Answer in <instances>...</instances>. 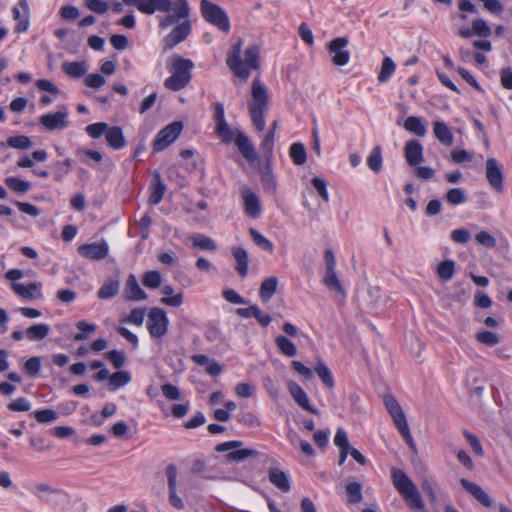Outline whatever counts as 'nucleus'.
Segmentation results:
<instances>
[{
	"label": "nucleus",
	"instance_id": "1",
	"mask_svg": "<svg viewBox=\"0 0 512 512\" xmlns=\"http://www.w3.org/2000/svg\"><path fill=\"white\" fill-rule=\"evenodd\" d=\"M189 14L190 7L187 0H174L173 12L168 13L160 20V29H167L175 25L172 31L164 38L166 49H172L183 42L190 34L191 22Z\"/></svg>",
	"mask_w": 512,
	"mask_h": 512
},
{
	"label": "nucleus",
	"instance_id": "2",
	"mask_svg": "<svg viewBox=\"0 0 512 512\" xmlns=\"http://www.w3.org/2000/svg\"><path fill=\"white\" fill-rule=\"evenodd\" d=\"M241 52L242 41L239 39L228 52L226 64L235 76L247 80L251 71L259 68L260 47L258 45L249 46L244 52L243 59H241Z\"/></svg>",
	"mask_w": 512,
	"mask_h": 512
},
{
	"label": "nucleus",
	"instance_id": "3",
	"mask_svg": "<svg viewBox=\"0 0 512 512\" xmlns=\"http://www.w3.org/2000/svg\"><path fill=\"white\" fill-rule=\"evenodd\" d=\"M194 66L192 60L172 54L167 60V69L171 75L165 79L164 86L174 92L184 89L192 79Z\"/></svg>",
	"mask_w": 512,
	"mask_h": 512
},
{
	"label": "nucleus",
	"instance_id": "4",
	"mask_svg": "<svg viewBox=\"0 0 512 512\" xmlns=\"http://www.w3.org/2000/svg\"><path fill=\"white\" fill-rule=\"evenodd\" d=\"M391 479L393 486L403 497L410 509L416 512H426L424 502L416 485L403 470L392 468Z\"/></svg>",
	"mask_w": 512,
	"mask_h": 512
},
{
	"label": "nucleus",
	"instance_id": "5",
	"mask_svg": "<svg viewBox=\"0 0 512 512\" xmlns=\"http://www.w3.org/2000/svg\"><path fill=\"white\" fill-rule=\"evenodd\" d=\"M252 100L248 109L253 125L258 131L265 128L264 112L268 109L269 94L264 84L255 78L251 86Z\"/></svg>",
	"mask_w": 512,
	"mask_h": 512
},
{
	"label": "nucleus",
	"instance_id": "6",
	"mask_svg": "<svg viewBox=\"0 0 512 512\" xmlns=\"http://www.w3.org/2000/svg\"><path fill=\"white\" fill-rule=\"evenodd\" d=\"M383 400L384 405L391 418L393 419L396 428L399 430L409 448L413 451H416V444L411 435L409 425L401 405L395 399V397L390 394L385 395Z\"/></svg>",
	"mask_w": 512,
	"mask_h": 512
},
{
	"label": "nucleus",
	"instance_id": "7",
	"mask_svg": "<svg viewBox=\"0 0 512 512\" xmlns=\"http://www.w3.org/2000/svg\"><path fill=\"white\" fill-rule=\"evenodd\" d=\"M200 11L206 22L217 27L224 33L230 31V20L222 7L209 0H202L200 3Z\"/></svg>",
	"mask_w": 512,
	"mask_h": 512
},
{
	"label": "nucleus",
	"instance_id": "8",
	"mask_svg": "<svg viewBox=\"0 0 512 512\" xmlns=\"http://www.w3.org/2000/svg\"><path fill=\"white\" fill-rule=\"evenodd\" d=\"M243 442L241 441H227L220 443L216 446L217 452L229 451L225 459L227 462H242L251 457H257L259 452L251 448H242Z\"/></svg>",
	"mask_w": 512,
	"mask_h": 512
},
{
	"label": "nucleus",
	"instance_id": "9",
	"mask_svg": "<svg viewBox=\"0 0 512 512\" xmlns=\"http://www.w3.org/2000/svg\"><path fill=\"white\" fill-rule=\"evenodd\" d=\"M169 320L162 308H151L147 315V329L153 338H161L168 331Z\"/></svg>",
	"mask_w": 512,
	"mask_h": 512
},
{
	"label": "nucleus",
	"instance_id": "10",
	"mask_svg": "<svg viewBox=\"0 0 512 512\" xmlns=\"http://www.w3.org/2000/svg\"><path fill=\"white\" fill-rule=\"evenodd\" d=\"M182 129V122L175 121L160 130L153 141L154 151L160 152L169 147L179 137Z\"/></svg>",
	"mask_w": 512,
	"mask_h": 512
},
{
	"label": "nucleus",
	"instance_id": "11",
	"mask_svg": "<svg viewBox=\"0 0 512 512\" xmlns=\"http://www.w3.org/2000/svg\"><path fill=\"white\" fill-rule=\"evenodd\" d=\"M39 123L47 130H62L68 125V111L65 106L54 113L39 117Z\"/></svg>",
	"mask_w": 512,
	"mask_h": 512
},
{
	"label": "nucleus",
	"instance_id": "12",
	"mask_svg": "<svg viewBox=\"0 0 512 512\" xmlns=\"http://www.w3.org/2000/svg\"><path fill=\"white\" fill-rule=\"evenodd\" d=\"M349 43L348 38L338 37L333 39L328 46L330 54H332V63L336 66H344L349 62L350 54L345 48Z\"/></svg>",
	"mask_w": 512,
	"mask_h": 512
},
{
	"label": "nucleus",
	"instance_id": "13",
	"mask_svg": "<svg viewBox=\"0 0 512 512\" xmlns=\"http://www.w3.org/2000/svg\"><path fill=\"white\" fill-rule=\"evenodd\" d=\"M78 253L89 260H101L108 255L109 246L106 241L83 244L78 247Z\"/></svg>",
	"mask_w": 512,
	"mask_h": 512
},
{
	"label": "nucleus",
	"instance_id": "14",
	"mask_svg": "<svg viewBox=\"0 0 512 512\" xmlns=\"http://www.w3.org/2000/svg\"><path fill=\"white\" fill-rule=\"evenodd\" d=\"M13 19L16 21L15 32L23 33L29 28L30 8L28 0H19L12 9Z\"/></svg>",
	"mask_w": 512,
	"mask_h": 512
},
{
	"label": "nucleus",
	"instance_id": "15",
	"mask_svg": "<svg viewBox=\"0 0 512 512\" xmlns=\"http://www.w3.org/2000/svg\"><path fill=\"white\" fill-rule=\"evenodd\" d=\"M241 196L244 203L245 213L250 218H258L261 214V203L258 195L248 187H242Z\"/></svg>",
	"mask_w": 512,
	"mask_h": 512
},
{
	"label": "nucleus",
	"instance_id": "16",
	"mask_svg": "<svg viewBox=\"0 0 512 512\" xmlns=\"http://www.w3.org/2000/svg\"><path fill=\"white\" fill-rule=\"evenodd\" d=\"M486 178L489 184L498 192L503 189V173L497 160L488 158L486 161Z\"/></svg>",
	"mask_w": 512,
	"mask_h": 512
},
{
	"label": "nucleus",
	"instance_id": "17",
	"mask_svg": "<svg viewBox=\"0 0 512 512\" xmlns=\"http://www.w3.org/2000/svg\"><path fill=\"white\" fill-rule=\"evenodd\" d=\"M288 390L294 401L304 410L319 415V410L311 406L309 398L302 387L294 381L288 383Z\"/></svg>",
	"mask_w": 512,
	"mask_h": 512
},
{
	"label": "nucleus",
	"instance_id": "18",
	"mask_svg": "<svg viewBox=\"0 0 512 512\" xmlns=\"http://www.w3.org/2000/svg\"><path fill=\"white\" fill-rule=\"evenodd\" d=\"M404 155L410 166L417 167L424 160L422 144L416 139L407 141L404 147Z\"/></svg>",
	"mask_w": 512,
	"mask_h": 512
},
{
	"label": "nucleus",
	"instance_id": "19",
	"mask_svg": "<svg viewBox=\"0 0 512 512\" xmlns=\"http://www.w3.org/2000/svg\"><path fill=\"white\" fill-rule=\"evenodd\" d=\"M42 284L40 282H32L28 285L22 283H12L13 291L23 299L35 300L42 297Z\"/></svg>",
	"mask_w": 512,
	"mask_h": 512
},
{
	"label": "nucleus",
	"instance_id": "20",
	"mask_svg": "<svg viewBox=\"0 0 512 512\" xmlns=\"http://www.w3.org/2000/svg\"><path fill=\"white\" fill-rule=\"evenodd\" d=\"M174 1L172 0H143L140 2V12L144 14H154L155 12L168 13L173 12Z\"/></svg>",
	"mask_w": 512,
	"mask_h": 512
},
{
	"label": "nucleus",
	"instance_id": "21",
	"mask_svg": "<svg viewBox=\"0 0 512 512\" xmlns=\"http://www.w3.org/2000/svg\"><path fill=\"white\" fill-rule=\"evenodd\" d=\"M460 484L471 496L485 507L492 506V500L489 495L478 484L471 482L465 478L460 479Z\"/></svg>",
	"mask_w": 512,
	"mask_h": 512
},
{
	"label": "nucleus",
	"instance_id": "22",
	"mask_svg": "<svg viewBox=\"0 0 512 512\" xmlns=\"http://www.w3.org/2000/svg\"><path fill=\"white\" fill-rule=\"evenodd\" d=\"M235 144L241 153V155L248 161L254 162L258 156L254 146L250 142L249 138L241 131H237L235 137Z\"/></svg>",
	"mask_w": 512,
	"mask_h": 512
},
{
	"label": "nucleus",
	"instance_id": "23",
	"mask_svg": "<svg viewBox=\"0 0 512 512\" xmlns=\"http://www.w3.org/2000/svg\"><path fill=\"white\" fill-rule=\"evenodd\" d=\"M125 298L133 301L146 300L147 293L140 287L134 274H130L124 288Z\"/></svg>",
	"mask_w": 512,
	"mask_h": 512
},
{
	"label": "nucleus",
	"instance_id": "24",
	"mask_svg": "<svg viewBox=\"0 0 512 512\" xmlns=\"http://www.w3.org/2000/svg\"><path fill=\"white\" fill-rule=\"evenodd\" d=\"M433 134L436 139L444 146H452L454 142V136L448 125L442 121H434L433 123Z\"/></svg>",
	"mask_w": 512,
	"mask_h": 512
},
{
	"label": "nucleus",
	"instance_id": "25",
	"mask_svg": "<svg viewBox=\"0 0 512 512\" xmlns=\"http://www.w3.org/2000/svg\"><path fill=\"white\" fill-rule=\"evenodd\" d=\"M60 490L46 482H37L32 487V494L41 502H48L50 496L60 494Z\"/></svg>",
	"mask_w": 512,
	"mask_h": 512
},
{
	"label": "nucleus",
	"instance_id": "26",
	"mask_svg": "<svg viewBox=\"0 0 512 512\" xmlns=\"http://www.w3.org/2000/svg\"><path fill=\"white\" fill-rule=\"evenodd\" d=\"M270 482L282 492H289L291 489L287 474L279 468H271L268 473Z\"/></svg>",
	"mask_w": 512,
	"mask_h": 512
},
{
	"label": "nucleus",
	"instance_id": "27",
	"mask_svg": "<svg viewBox=\"0 0 512 512\" xmlns=\"http://www.w3.org/2000/svg\"><path fill=\"white\" fill-rule=\"evenodd\" d=\"M62 70L71 78H81L87 73L85 61H65L62 63Z\"/></svg>",
	"mask_w": 512,
	"mask_h": 512
},
{
	"label": "nucleus",
	"instance_id": "28",
	"mask_svg": "<svg viewBox=\"0 0 512 512\" xmlns=\"http://www.w3.org/2000/svg\"><path fill=\"white\" fill-rule=\"evenodd\" d=\"M105 138L108 145L113 149H121L126 144L122 129L118 126H113L111 128L108 126Z\"/></svg>",
	"mask_w": 512,
	"mask_h": 512
},
{
	"label": "nucleus",
	"instance_id": "29",
	"mask_svg": "<svg viewBox=\"0 0 512 512\" xmlns=\"http://www.w3.org/2000/svg\"><path fill=\"white\" fill-rule=\"evenodd\" d=\"M174 288L171 285H165L162 287L161 292L164 295L161 298V303L166 306L180 307L183 304V293L179 292L174 294Z\"/></svg>",
	"mask_w": 512,
	"mask_h": 512
},
{
	"label": "nucleus",
	"instance_id": "30",
	"mask_svg": "<svg viewBox=\"0 0 512 512\" xmlns=\"http://www.w3.org/2000/svg\"><path fill=\"white\" fill-rule=\"evenodd\" d=\"M403 127L408 132L418 136L424 137L427 133V128L420 117L409 116L404 121Z\"/></svg>",
	"mask_w": 512,
	"mask_h": 512
},
{
	"label": "nucleus",
	"instance_id": "31",
	"mask_svg": "<svg viewBox=\"0 0 512 512\" xmlns=\"http://www.w3.org/2000/svg\"><path fill=\"white\" fill-rule=\"evenodd\" d=\"M278 287V279L275 276L266 278L260 286L259 295L262 302H268L276 293Z\"/></svg>",
	"mask_w": 512,
	"mask_h": 512
},
{
	"label": "nucleus",
	"instance_id": "32",
	"mask_svg": "<svg viewBox=\"0 0 512 512\" xmlns=\"http://www.w3.org/2000/svg\"><path fill=\"white\" fill-rule=\"evenodd\" d=\"M314 371L328 389L334 388L335 382L332 373L321 359L317 360Z\"/></svg>",
	"mask_w": 512,
	"mask_h": 512
},
{
	"label": "nucleus",
	"instance_id": "33",
	"mask_svg": "<svg viewBox=\"0 0 512 512\" xmlns=\"http://www.w3.org/2000/svg\"><path fill=\"white\" fill-rule=\"evenodd\" d=\"M233 256L236 261L237 272L241 277H245L248 274V252L243 247H235Z\"/></svg>",
	"mask_w": 512,
	"mask_h": 512
},
{
	"label": "nucleus",
	"instance_id": "34",
	"mask_svg": "<svg viewBox=\"0 0 512 512\" xmlns=\"http://www.w3.org/2000/svg\"><path fill=\"white\" fill-rule=\"evenodd\" d=\"M261 182L263 188L271 194H275L277 191V182L273 175L271 163L267 162L261 171Z\"/></svg>",
	"mask_w": 512,
	"mask_h": 512
},
{
	"label": "nucleus",
	"instance_id": "35",
	"mask_svg": "<svg viewBox=\"0 0 512 512\" xmlns=\"http://www.w3.org/2000/svg\"><path fill=\"white\" fill-rule=\"evenodd\" d=\"M166 191V186L161 180V176L158 172L154 174V183L152 185V193L149 197L150 205H157L163 199Z\"/></svg>",
	"mask_w": 512,
	"mask_h": 512
},
{
	"label": "nucleus",
	"instance_id": "36",
	"mask_svg": "<svg viewBox=\"0 0 512 512\" xmlns=\"http://www.w3.org/2000/svg\"><path fill=\"white\" fill-rule=\"evenodd\" d=\"M323 281L328 289L334 291L342 299L345 298V296H346L345 289H344L343 285L341 284V282L336 274V271H326Z\"/></svg>",
	"mask_w": 512,
	"mask_h": 512
},
{
	"label": "nucleus",
	"instance_id": "37",
	"mask_svg": "<svg viewBox=\"0 0 512 512\" xmlns=\"http://www.w3.org/2000/svg\"><path fill=\"white\" fill-rule=\"evenodd\" d=\"M275 345L283 355L287 357H294L297 355L296 345L287 337L279 335L275 338Z\"/></svg>",
	"mask_w": 512,
	"mask_h": 512
},
{
	"label": "nucleus",
	"instance_id": "38",
	"mask_svg": "<svg viewBox=\"0 0 512 512\" xmlns=\"http://www.w3.org/2000/svg\"><path fill=\"white\" fill-rule=\"evenodd\" d=\"M50 333V327L47 324H35L26 330V336L31 341H40L46 338Z\"/></svg>",
	"mask_w": 512,
	"mask_h": 512
},
{
	"label": "nucleus",
	"instance_id": "39",
	"mask_svg": "<svg viewBox=\"0 0 512 512\" xmlns=\"http://www.w3.org/2000/svg\"><path fill=\"white\" fill-rule=\"evenodd\" d=\"M190 240L192 241V245L195 248L207 251H215L217 249L216 243L211 238L203 234H193L190 237Z\"/></svg>",
	"mask_w": 512,
	"mask_h": 512
},
{
	"label": "nucleus",
	"instance_id": "40",
	"mask_svg": "<svg viewBox=\"0 0 512 512\" xmlns=\"http://www.w3.org/2000/svg\"><path fill=\"white\" fill-rule=\"evenodd\" d=\"M289 154L295 165L301 166L305 164L307 160L306 148L300 142H296L291 145Z\"/></svg>",
	"mask_w": 512,
	"mask_h": 512
},
{
	"label": "nucleus",
	"instance_id": "41",
	"mask_svg": "<svg viewBox=\"0 0 512 512\" xmlns=\"http://www.w3.org/2000/svg\"><path fill=\"white\" fill-rule=\"evenodd\" d=\"M131 381V375L126 370L115 372L109 377V389L116 390L127 385Z\"/></svg>",
	"mask_w": 512,
	"mask_h": 512
},
{
	"label": "nucleus",
	"instance_id": "42",
	"mask_svg": "<svg viewBox=\"0 0 512 512\" xmlns=\"http://www.w3.org/2000/svg\"><path fill=\"white\" fill-rule=\"evenodd\" d=\"M456 264L453 260H445L438 264L436 272L442 281H449L455 274Z\"/></svg>",
	"mask_w": 512,
	"mask_h": 512
},
{
	"label": "nucleus",
	"instance_id": "43",
	"mask_svg": "<svg viewBox=\"0 0 512 512\" xmlns=\"http://www.w3.org/2000/svg\"><path fill=\"white\" fill-rule=\"evenodd\" d=\"M346 493L349 497L348 502L356 504L362 501V486L359 482L349 481L345 486Z\"/></svg>",
	"mask_w": 512,
	"mask_h": 512
},
{
	"label": "nucleus",
	"instance_id": "44",
	"mask_svg": "<svg viewBox=\"0 0 512 512\" xmlns=\"http://www.w3.org/2000/svg\"><path fill=\"white\" fill-rule=\"evenodd\" d=\"M119 291V281L118 280H108L106 281L98 290V297L100 299H110L114 297Z\"/></svg>",
	"mask_w": 512,
	"mask_h": 512
},
{
	"label": "nucleus",
	"instance_id": "45",
	"mask_svg": "<svg viewBox=\"0 0 512 512\" xmlns=\"http://www.w3.org/2000/svg\"><path fill=\"white\" fill-rule=\"evenodd\" d=\"M249 234L253 240V242L260 247L262 250L267 251L271 253L273 251V243L267 239L264 235H262L260 232H258L254 228L249 229Z\"/></svg>",
	"mask_w": 512,
	"mask_h": 512
},
{
	"label": "nucleus",
	"instance_id": "46",
	"mask_svg": "<svg viewBox=\"0 0 512 512\" xmlns=\"http://www.w3.org/2000/svg\"><path fill=\"white\" fill-rule=\"evenodd\" d=\"M396 69L395 62L390 57H384L381 64V69L378 75V80L381 83L386 82Z\"/></svg>",
	"mask_w": 512,
	"mask_h": 512
},
{
	"label": "nucleus",
	"instance_id": "47",
	"mask_svg": "<svg viewBox=\"0 0 512 512\" xmlns=\"http://www.w3.org/2000/svg\"><path fill=\"white\" fill-rule=\"evenodd\" d=\"M142 283L145 287L150 289H157L162 284L161 273L155 270L148 271L143 275Z\"/></svg>",
	"mask_w": 512,
	"mask_h": 512
},
{
	"label": "nucleus",
	"instance_id": "48",
	"mask_svg": "<svg viewBox=\"0 0 512 512\" xmlns=\"http://www.w3.org/2000/svg\"><path fill=\"white\" fill-rule=\"evenodd\" d=\"M273 147H274V137H273V131H269L265 137L263 138L260 148L263 153V157L267 162H271V158L273 155Z\"/></svg>",
	"mask_w": 512,
	"mask_h": 512
},
{
	"label": "nucleus",
	"instance_id": "49",
	"mask_svg": "<svg viewBox=\"0 0 512 512\" xmlns=\"http://www.w3.org/2000/svg\"><path fill=\"white\" fill-rule=\"evenodd\" d=\"M367 164L374 172H379L382 168V153L380 146L373 148L372 152L367 158Z\"/></svg>",
	"mask_w": 512,
	"mask_h": 512
},
{
	"label": "nucleus",
	"instance_id": "50",
	"mask_svg": "<svg viewBox=\"0 0 512 512\" xmlns=\"http://www.w3.org/2000/svg\"><path fill=\"white\" fill-rule=\"evenodd\" d=\"M446 201L451 205H460L467 199L465 191L460 188H452L445 195Z\"/></svg>",
	"mask_w": 512,
	"mask_h": 512
},
{
	"label": "nucleus",
	"instance_id": "51",
	"mask_svg": "<svg viewBox=\"0 0 512 512\" xmlns=\"http://www.w3.org/2000/svg\"><path fill=\"white\" fill-rule=\"evenodd\" d=\"M7 144L15 149H30L33 146L32 140L28 136L19 135L8 138Z\"/></svg>",
	"mask_w": 512,
	"mask_h": 512
},
{
	"label": "nucleus",
	"instance_id": "52",
	"mask_svg": "<svg viewBox=\"0 0 512 512\" xmlns=\"http://www.w3.org/2000/svg\"><path fill=\"white\" fill-rule=\"evenodd\" d=\"M216 133L223 143L230 144L233 140L235 141L237 131L234 132L228 123H225L216 125Z\"/></svg>",
	"mask_w": 512,
	"mask_h": 512
},
{
	"label": "nucleus",
	"instance_id": "53",
	"mask_svg": "<svg viewBox=\"0 0 512 512\" xmlns=\"http://www.w3.org/2000/svg\"><path fill=\"white\" fill-rule=\"evenodd\" d=\"M5 183L11 190L18 193H25L31 187L29 182L21 180L17 177H8L5 179Z\"/></svg>",
	"mask_w": 512,
	"mask_h": 512
},
{
	"label": "nucleus",
	"instance_id": "54",
	"mask_svg": "<svg viewBox=\"0 0 512 512\" xmlns=\"http://www.w3.org/2000/svg\"><path fill=\"white\" fill-rule=\"evenodd\" d=\"M33 417L39 423H51L57 420L58 413L53 409H42L35 411Z\"/></svg>",
	"mask_w": 512,
	"mask_h": 512
},
{
	"label": "nucleus",
	"instance_id": "55",
	"mask_svg": "<svg viewBox=\"0 0 512 512\" xmlns=\"http://www.w3.org/2000/svg\"><path fill=\"white\" fill-rule=\"evenodd\" d=\"M476 340L482 344L488 345V346H494L499 343V337L496 333L492 331H479L476 336Z\"/></svg>",
	"mask_w": 512,
	"mask_h": 512
},
{
	"label": "nucleus",
	"instance_id": "56",
	"mask_svg": "<svg viewBox=\"0 0 512 512\" xmlns=\"http://www.w3.org/2000/svg\"><path fill=\"white\" fill-rule=\"evenodd\" d=\"M108 126L104 122L90 124L86 127V132L91 138L99 139L102 135L106 134Z\"/></svg>",
	"mask_w": 512,
	"mask_h": 512
},
{
	"label": "nucleus",
	"instance_id": "57",
	"mask_svg": "<svg viewBox=\"0 0 512 512\" xmlns=\"http://www.w3.org/2000/svg\"><path fill=\"white\" fill-rule=\"evenodd\" d=\"M105 357L116 369L123 367L126 362L124 353L118 350H111L107 352Z\"/></svg>",
	"mask_w": 512,
	"mask_h": 512
},
{
	"label": "nucleus",
	"instance_id": "58",
	"mask_svg": "<svg viewBox=\"0 0 512 512\" xmlns=\"http://www.w3.org/2000/svg\"><path fill=\"white\" fill-rule=\"evenodd\" d=\"M472 28L475 35L480 37H489L491 35V28L483 19H475L472 22Z\"/></svg>",
	"mask_w": 512,
	"mask_h": 512
},
{
	"label": "nucleus",
	"instance_id": "59",
	"mask_svg": "<svg viewBox=\"0 0 512 512\" xmlns=\"http://www.w3.org/2000/svg\"><path fill=\"white\" fill-rule=\"evenodd\" d=\"M311 184L317 191L318 195L325 201L328 202L330 197L327 190V182L320 178V177H314L311 180Z\"/></svg>",
	"mask_w": 512,
	"mask_h": 512
},
{
	"label": "nucleus",
	"instance_id": "60",
	"mask_svg": "<svg viewBox=\"0 0 512 512\" xmlns=\"http://www.w3.org/2000/svg\"><path fill=\"white\" fill-rule=\"evenodd\" d=\"M475 240L487 247V248H493L495 245H496V239L494 238V236L489 233L488 231H480L479 233L476 234L475 236Z\"/></svg>",
	"mask_w": 512,
	"mask_h": 512
},
{
	"label": "nucleus",
	"instance_id": "61",
	"mask_svg": "<svg viewBox=\"0 0 512 512\" xmlns=\"http://www.w3.org/2000/svg\"><path fill=\"white\" fill-rule=\"evenodd\" d=\"M84 83L90 88L99 89L105 85L106 79L101 74L94 73L87 75L85 77Z\"/></svg>",
	"mask_w": 512,
	"mask_h": 512
},
{
	"label": "nucleus",
	"instance_id": "62",
	"mask_svg": "<svg viewBox=\"0 0 512 512\" xmlns=\"http://www.w3.org/2000/svg\"><path fill=\"white\" fill-rule=\"evenodd\" d=\"M465 438L467 439V441L469 442L473 452L477 455V456H483L484 452H483V448H482V445L480 443V440L478 439V437L472 433H470L469 431L465 430L463 432Z\"/></svg>",
	"mask_w": 512,
	"mask_h": 512
},
{
	"label": "nucleus",
	"instance_id": "63",
	"mask_svg": "<svg viewBox=\"0 0 512 512\" xmlns=\"http://www.w3.org/2000/svg\"><path fill=\"white\" fill-rule=\"evenodd\" d=\"M85 6L98 14L105 13L109 8V4L104 0H86Z\"/></svg>",
	"mask_w": 512,
	"mask_h": 512
},
{
	"label": "nucleus",
	"instance_id": "64",
	"mask_svg": "<svg viewBox=\"0 0 512 512\" xmlns=\"http://www.w3.org/2000/svg\"><path fill=\"white\" fill-rule=\"evenodd\" d=\"M501 85L508 90H512V68L505 67L500 70Z\"/></svg>",
	"mask_w": 512,
	"mask_h": 512
}]
</instances>
